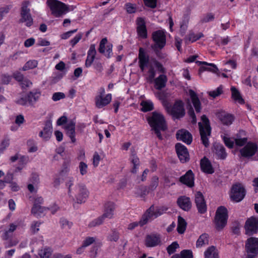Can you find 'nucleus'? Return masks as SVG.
Here are the masks:
<instances>
[{
	"mask_svg": "<svg viewBox=\"0 0 258 258\" xmlns=\"http://www.w3.org/2000/svg\"><path fill=\"white\" fill-rule=\"evenodd\" d=\"M148 124L156 134L157 137L160 140L163 139L161 131H165L167 130L166 121L164 115L157 111L152 112V115L147 118Z\"/></svg>",
	"mask_w": 258,
	"mask_h": 258,
	"instance_id": "1",
	"label": "nucleus"
},
{
	"mask_svg": "<svg viewBox=\"0 0 258 258\" xmlns=\"http://www.w3.org/2000/svg\"><path fill=\"white\" fill-rule=\"evenodd\" d=\"M202 122H199L198 125L202 144L205 147L209 146L208 136L211 134V127L210 122L207 116L203 114L201 117Z\"/></svg>",
	"mask_w": 258,
	"mask_h": 258,
	"instance_id": "2",
	"label": "nucleus"
},
{
	"mask_svg": "<svg viewBox=\"0 0 258 258\" xmlns=\"http://www.w3.org/2000/svg\"><path fill=\"white\" fill-rule=\"evenodd\" d=\"M115 209V204L112 202H108L104 204V213L102 215L90 222L88 226L94 227L101 225L105 218L111 219L113 218L114 212Z\"/></svg>",
	"mask_w": 258,
	"mask_h": 258,
	"instance_id": "3",
	"label": "nucleus"
},
{
	"mask_svg": "<svg viewBox=\"0 0 258 258\" xmlns=\"http://www.w3.org/2000/svg\"><path fill=\"white\" fill-rule=\"evenodd\" d=\"M151 38L154 42V44L151 45V48L157 55L159 51L166 45V31L163 29L155 31L152 33Z\"/></svg>",
	"mask_w": 258,
	"mask_h": 258,
	"instance_id": "4",
	"label": "nucleus"
},
{
	"mask_svg": "<svg viewBox=\"0 0 258 258\" xmlns=\"http://www.w3.org/2000/svg\"><path fill=\"white\" fill-rule=\"evenodd\" d=\"M258 146L255 142L249 141L239 151V157L240 159H251L254 161H258V158L253 157L257 153Z\"/></svg>",
	"mask_w": 258,
	"mask_h": 258,
	"instance_id": "5",
	"label": "nucleus"
},
{
	"mask_svg": "<svg viewBox=\"0 0 258 258\" xmlns=\"http://www.w3.org/2000/svg\"><path fill=\"white\" fill-rule=\"evenodd\" d=\"M228 218L227 208L223 206L219 207L216 211L214 220L216 229L218 230L223 229L227 224Z\"/></svg>",
	"mask_w": 258,
	"mask_h": 258,
	"instance_id": "6",
	"label": "nucleus"
},
{
	"mask_svg": "<svg viewBox=\"0 0 258 258\" xmlns=\"http://www.w3.org/2000/svg\"><path fill=\"white\" fill-rule=\"evenodd\" d=\"M166 110L174 119H180L185 114L184 103L181 100H176L172 105L167 106Z\"/></svg>",
	"mask_w": 258,
	"mask_h": 258,
	"instance_id": "7",
	"label": "nucleus"
},
{
	"mask_svg": "<svg viewBox=\"0 0 258 258\" xmlns=\"http://www.w3.org/2000/svg\"><path fill=\"white\" fill-rule=\"evenodd\" d=\"M47 4L55 17H59L68 11L67 5L57 0H47Z\"/></svg>",
	"mask_w": 258,
	"mask_h": 258,
	"instance_id": "8",
	"label": "nucleus"
},
{
	"mask_svg": "<svg viewBox=\"0 0 258 258\" xmlns=\"http://www.w3.org/2000/svg\"><path fill=\"white\" fill-rule=\"evenodd\" d=\"M245 195L246 190L241 184L238 183L232 185L230 194L232 201L239 202L244 198Z\"/></svg>",
	"mask_w": 258,
	"mask_h": 258,
	"instance_id": "9",
	"label": "nucleus"
},
{
	"mask_svg": "<svg viewBox=\"0 0 258 258\" xmlns=\"http://www.w3.org/2000/svg\"><path fill=\"white\" fill-rule=\"evenodd\" d=\"M245 233L253 235L258 233V216H252L247 218L244 225Z\"/></svg>",
	"mask_w": 258,
	"mask_h": 258,
	"instance_id": "10",
	"label": "nucleus"
},
{
	"mask_svg": "<svg viewBox=\"0 0 258 258\" xmlns=\"http://www.w3.org/2000/svg\"><path fill=\"white\" fill-rule=\"evenodd\" d=\"M44 200L42 197L36 196L33 198V204L31 209L32 214L36 218L41 217L48 208L42 206Z\"/></svg>",
	"mask_w": 258,
	"mask_h": 258,
	"instance_id": "11",
	"label": "nucleus"
},
{
	"mask_svg": "<svg viewBox=\"0 0 258 258\" xmlns=\"http://www.w3.org/2000/svg\"><path fill=\"white\" fill-rule=\"evenodd\" d=\"M75 199L76 203L81 204L84 203L87 200L89 192L86 186L83 184H78L75 188Z\"/></svg>",
	"mask_w": 258,
	"mask_h": 258,
	"instance_id": "12",
	"label": "nucleus"
},
{
	"mask_svg": "<svg viewBox=\"0 0 258 258\" xmlns=\"http://www.w3.org/2000/svg\"><path fill=\"white\" fill-rule=\"evenodd\" d=\"M29 2L24 1L23 2L21 9V19L20 22L21 23L25 22L26 26L31 27L33 23V19L30 14V10L28 8Z\"/></svg>",
	"mask_w": 258,
	"mask_h": 258,
	"instance_id": "13",
	"label": "nucleus"
},
{
	"mask_svg": "<svg viewBox=\"0 0 258 258\" xmlns=\"http://www.w3.org/2000/svg\"><path fill=\"white\" fill-rule=\"evenodd\" d=\"M168 209L166 206L155 207L153 205L146 210L144 214L149 222L165 213Z\"/></svg>",
	"mask_w": 258,
	"mask_h": 258,
	"instance_id": "14",
	"label": "nucleus"
},
{
	"mask_svg": "<svg viewBox=\"0 0 258 258\" xmlns=\"http://www.w3.org/2000/svg\"><path fill=\"white\" fill-rule=\"evenodd\" d=\"M175 149L176 153L180 162L182 163L188 162L190 156L187 148L181 143H177L175 144Z\"/></svg>",
	"mask_w": 258,
	"mask_h": 258,
	"instance_id": "15",
	"label": "nucleus"
},
{
	"mask_svg": "<svg viewBox=\"0 0 258 258\" xmlns=\"http://www.w3.org/2000/svg\"><path fill=\"white\" fill-rule=\"evenodd\" d=\"M40 96V92H29L26 95L17 100V103L26 105L27 104L33 105L39 98Z\"/></svg>",
	"mask_w": 258,
	"mask_h": 258,
	"instance_id": "16",
	"label": "nucleus"
},
{
	"mask_svg": "<svg viewBox=\"0 0 258 258\" xmlns=\"http://www.w3.org/2000/svg\"><path fill=\"white\" fill-rule=\"evenodd\" d=\"M195 203L198 212L201 214H204L207 212V206L204 195L202 192L199 191L195 195Z\"/></svg>",
	"mask_w": 258,
	"mask_h": 258,
	"instance_id": "17",
	"label": "nucleus"
},
{
	"mask_svg": "<svg viewBox=\"0 0 258 258\" xmlns=\"http://www.w3.org/2000/svg\"><path fill=\"white\" fill-rule=\"evenodd\" d=\"M162 243L161 235L157 233L147 234L145 239V245L147 247H154Z\"/></svg>",
	"mask_w": 258,
	"mask_h": 258,
	"instance_id": "18",
	"label": "nucleus"
},
{
	"mask_svg": "<svg viewBox=\"0 0 258 258\" xmlns=\"http://www.w3.org/2000/svg\"><path fill=\"white\" fill-rule=\"evenodd\" d=\"M136 25L137 33L139 38L146 39L148 37V31L144 18L138 17L136 20Z\"/></svg>",
	"mask_w": 258,
	"mask_h": 258,
	"instance_id": "19",
	"label": "nucleus"
},
{
	"mask_svg": "<svg viewBox=\"0 0 258 258\" xmlns=\"http://www.w3.org/2000/svg\"><path fill=\"white\" fill-rule=\"evenodd\" d=\"M138 58L139 68L142 72H144L146 68L148 66L150 56L143 47H140L139 49Z\"/></svg>",
	"mask_w": 258,
	"mask_h": 258,
	"instance_id": "20",
	"label": "nucleus"
},
{
	"mask_svg": "<svg viewBox=\"0 0 258 258\" xmlns=\"http://www.w3.org/2000/svg\"><path fill=\"white\" fill-rule=\"evenodd\" d=\"M105 92L104 89H102V92L100 95L95 97V105L98 108H101L109 104L112 99V95L110 93L107 94L104 97L102 96Z\"/></svg>",
	"mask_w": 258,
	"mask_h": 258,
	"instance_id": "21",
	"label": "nucleus"
},
{
	"mask_svg": "<svg viewBox=\"0 0 258 258\" xmlns=\"http://www.w3.org/2000/svg\"><path fill=\"white\" fill-rule=\"evenodd\" d=\"M245 249L247 253L258 254V238L250 237L245 243Z\"/></svg>",
	"mask_w": 258,
	"mask_h": 258,
	"instance_id": "22",
	"label": "nucleus"
},
{
	"mask_svg": "<svg viewBox=\"0 0 258 258\" xmlns=\"http://www.w3.org/2000/svg\"><path fill=\"white\" fill-rule=\"evenodd\" d=\"M176 138L178 141H181L187 145H190L192 141V135L185 129L178 130L176 133Z\"/></svg>",
	"mask_w": 258,
	"mask_h": 258,
	"instance_id": "23",
	"label": "nucleus"
},
{
	"mask_svg": "<svg viewBox=\"0 0 258 258\" xmlns=\"http://www.w3.org/2000/svg\"><path fill=\"white\" fill-rule=\"evenodd\" d=\"M179 181L189 187L195 185V175L191 170H188L185 174L179 178Z\"/></svg>",
	"mask_w": 258,
	"mask_h": 258,
	"instance_id": "24",
	"label": "nucleus"
},
{
	"mask_svg": "<svg viewBox=\"0 0 258 258\" xmlns=\"http://www.w3.org/2000/svg\"><path fill=\"white\" fill-rule=\"evenodd\" d=\"M217 117L221 123L225 125H231L234 120V116L224 111H220L216 114Z\"/></svg>",
	"mask_w": 258,
	"mask_h": 258,
	"instance_id": "25",
	"label": "nucleus"
},
{
	"mask_svg": "<svg viewBox=\"0 0 258 258\" xmlns=\"http://www.w3.org/2000/svg\"><path fill=\"white\" fill-rule=\"evenodd\" d=\"M75 126V122L71 120L64 126L66 135L70 138L72 143L76 142Z\"/></svg>",
	"mask_w": 258,
	"mask_h": 258,
	"instance_id": "26",
	"label": "nucleus"
},
{
	"mask_svg": "<svg viewBox=\"0 0 258 258\" xmlns=\"http://www.w3.org/2000/svg\"><path fill=\"white\" fill-rule=\"evenodd\" d=\"M200 167L202 171L206 174H211L215 172L211 162L206 157L201 160Z\"/></svg>",
	"mask_w": 258,
	"mask_h": 258,
	"instance_id": "27",
	"label": "nucleus"
},
{
	"mask_svg": "<svg viewBox=\"0 0 258 258\" xmlns=\"http://www.w3.org/2000/svg\"><path fill=\"white\" fill-rule=\"evenodd\" d=\"M177 204L179 207L185 211H188L191 208V202L189 197L180 196L177 200Z\"/></svg>",
	"mask_w": 258,
	"mask_h": 258,
	"instance_id": "28",
	"label": "nucleus"
},
{
	"mask_svg": "<svg viewBox=\"0 0 258 258\" xmlns=\"http://www.w3.org/2000/svg\"><path fill=\"white\" fill-rule=\"evenodd\" d=\"M16 173V167H13L8 171L4 177L6 183H11L12 184L11 189L13 191H16V183L13 182Z\"/></svg>",
	"mask_w": 258,
	"mask_h": 258,
	"instance_id": "29",
	"label": "nucleus"
},
{
	"mask_svg": "<svg viewBox=\"0 0 258 258\" xmlns=\"http://www.w3.org/2000/svg\"><path fill=\"white\" fill-rule=\"evenodd\" d=\"M96 54V50L95 44H91L87 52V56L85 61V67L90 68L93 64Z\"/></svg>",
	"mask_w": 258,
	"mask_h": 258,
	"instance_id": "30",
	"label": "nucleus"
},
{
	"mask_svg": "<svg viewBox=\"0 0 258 258\" xmlns=\"http://www.w3.org/2000/svg\"><path fill=\"white\" fill-rule=\"evenodd\" d=\"M52 131V124L49 121H46L43 130L40 132L39 136L42 138L45 141L50 139Z\"/></svg>",
	"mask_w": 258,
	"mask_h": 258,
	"instance_id": "31",
	"label": "nucleus"
},
{
	"mask_svg": "<svg viewBox=\"0 0 258 258\" xmlns=\"http://www.w3.org/2000/svg\"><path fill=\"white\" fill-rule=\"evenodd\" d=\"M189 95L196 111L197 113L200 112L202 109L201 103L197 94L194 90L190 89L189 90Z\"/></svg>",
	"mask_w": 258,
	"mask_h": 258,
	"instance_id": "32",
	"label": "nucleus"
},
{
	"mask_svg": "<svg viewBox=\"0 0 258 258\" xmlns=\"http://www.w3.org/2000/svg\"><path fill=\"white\" fill-rule=\"evenodd\" d=\"M197 63L204 64L205 66H202L200 68L199 73L203 71H209L212 73H216L218 71L217 66L212 63H208L206 61H197Z\"/></svg>",
	"mask_w": 258,
	"mask_h": 258,
	"instance_id": "33",
	"label": "nucleus"
},
{
	"mask_svg": "<svg viewBox=\"0 0 258 258\" xmlns=\"http://www.w3.org/2000/svg\"><path fill=\"white\" fill-rule=\"evenodd\" d=\"M153 80L154 81L155 88L157 90H161L165 87L167 82V78L165 75L161 74Z\"/></svg>",
	"mask_w": 258,
	"mask_h": 258,
	"instance_id": "34",
	"label": "nucleus"
},
{
	"mask_svg": "<svg viewBox=\"0 0 258 258\" xmlns=\"http://www.w3.org/2000/svg\"><path fill=\"white\" fill-rule=\"evenodd\" d=\"M148 222L149 221L148 220V218H147V216L144 213L140 218L139 221L133 222L130 223L127 226V229L133 230L139 226L140 227H143L144 225L148 224Z\"/></svg>",
	"mask_w": 258,
	"mask_h": 258,
	"instance_id": "35",
	"label": "nucleus"
},
{
	"mask_svg": "<svg viewBox=\"0 0 258 258\" xmlns=\"http://www.w3.org/2000/svg\"><path fill=\"white\" fill-rule=\"evenodd\" d=\"M214 147L215 153L218 159L222 160L226 159L227 154L225 147L222 145L219 144H215Z\"/></svg>",
	"mask_w": 258,
	"mask_h": 258,
	"instance_id": "36",
	"label": "nucleus"
},
{
	"mask_svg": "<svg viewBox=\"0 0 258 258\" xmlns=\"http://www.w3.org/2000/svg\"><path fill=\"white\" fill-rule=\"evenodd\" d=\"M17 82L19 83V85L22 89H26L32 85V83L30 80L18 72Z\"/></svg>",
	"mask_w": 258,
	"mask_h": 258,
	"instance_id": "37",
	"label": "nucleus"
},
{
	"mask_svg": "<svg viewBox=\"0 0 258 258\" xmlns=\"http://www.w3.org/2000/svg\"><path fill=\"white\" fill-rule=\"evenodd\" d=\"M29 161L28 156H19L17 154V171L22 170Z\"/></svg>",
	"mask_w": 258,
	"mask_h": 258,
	"instance_id": "38",
	"label": "nucleus"
},
{
	"mask_svg": "<svg viewBox=\"0 0 258 258\" xmlns=\"http://www.w3.org/2000/svg\"><path fill=\"white\" fill-rule=\"evenodd\" d=\"M231 97L235 101H237L240 104H243L245 103L244 100L242 98L239 91L234 87L231 88Z\"/></svg>",
	"mask_w": 258,
	"mask_h": 258,
	"instance_id": "39",
	"label": "nucleus"
},
{
	"mask_svg": "<svg viewBox=\"0 0 258 258\" xmlns=\"http://www.w3.org/2000/svg\"><path fill=\"white\" fill-rule=\"evenodd\" d=\"M204 37V34L202 32L198 34H195L193 32H190L187 36L184 38L185 43H188V42L193 43L199 40L200 38Z\"/></svg>",
	"mask_w": 258,
	"mask_h": 258,
	"instance_id": "40",
	"label": "nucleus"
},
{
	"mask_svg": "<svg viewBox=\"0 0 258 258\" xmlns=\"http://www.w3.org/2000/svg\"><path fill=\"white\" fill-rule=\"evenodd\" d=\"M177 231L182 234L185 232L187 226V223L185 220L181 216H179L177 219Z\"/></svg>",
	"mask_w": 258,
	"mask_h": 258,
	"instance_id": "41",
	"label": "nucleus"
},
{
	"mask_svg": "<svg viewBox=\"0 0 258 258\" xmlns=\"http://www.w3.org/2000/svg\"><path fill=\"white\" fill-rule=\"evenodd\" d=\"M205 258H219L218 252L214 246L209 247L204 252Z\"/></svg>",
	"mask_w": 258,
	"mask_h": 258,
	"instance_id": "42",
	"label": "nucleus"
},
{
	"mask_svg": "<svg viewBox=\"0 0 258 258\" xmlns=\"http://www.w3.org/2000/svg\"><path fill=\"white\" fill-rule=\"evenodd\" d=\"M209 235L207 233L201 234L196 241V247H201L209 244Z\"/></svg>",
	"mask_w": 258,
	"mask_h": 258,
	"instance_id": "43",
	"label": "nucleus"
},
{
	"mask_svg": "<svg viewBox=\"0 0 258 258\" xmlns=\"http://www.w3.org/2000/svg\"><path fill=\"white\" fill-rule=\"evenodd\" d=\"M189 20V14H184L183 19L180 23V33L181 36H183L187 29V25Z\"/></svg>",
	"mask_w": 258,
	"mask_h": 258,
	"instance_id": "44",
	"label": "nucleus"
},
{
	"mask_svg": "<svg viewBox=\"0 0 258 258\" xmlns=\"http://www.w3.org/2000/svg\"><path fill=\"white\" fill-rule=\"evenodd\" d=\"M140 105L142 106L141 110L143 112H147L154 109V104L150 100L143 101Z\"/></svg>",
	"mask_w": 258,
	"mask_h": 258,
	"instance_id": "45",
	"label": "nucleus"
},
{
	"mask_svg": "<svg viewBox=\"0 0 258 258\" xmlns=\"http://www.w3.org/2000/svg\"><path fill=\"white\" fill-rule=\"evenodd\" d=\"M171 258H194L191 250H182L179 254H176L171 256Z\"/></svg>",
	"mask_w": 258,
	"mask_h": 258,
	"instance_id": "46",
	"label": "nucleus"
},
{
	"mask_svg": "<svg viewBox=\"0 0 258 258\" xmlns=\"http://www.w3.org/2000/svg\"><path fill=\"white\" fill-rule=\"evenodd\" d=\"M52 249L49 247H45L40 250L38 254L41 258H50L52 254Z\"/></svg>",
	"mask_w": 258,
	"mask_h": 258,
	"instance_id": "47",
	"label": "nucleus"
},
{
	"mask_svg": "<svg viewBox=\"0 0 258 258\" xmlns=\"http://www.w3.org/2000/svg\"><path fill=\"white\" fill-rule=\"evenodd\" d=\"M38 65V62L36 60H30L28 61L23 67V71H27L28 70L33 69L37 67Z\"/></svg>",
	"mask_w": 258,
	"mask_h": 258,
	"instance_id": "48",
	"label": "nucleus"
},
{
	"mask_svg": "<svg viewBox=\"0 0 258 258\" xmlns=\"http://www.w3.org/2000/svg\"><path fill=\"white\" fill-rule=\"evenodd\" d=\"M12 78L16 80V74L13 73V76L7 74H3L1 76V82L3 84H8L12 80Z\"/></svg>",
	"mask_w": 258,
	"mask_h": 258,
	"instance_id": "49",
	"label": "nucleus"
},
{
	"mask_svg": "<svg viewBox=\"0 0 258 258\" xmlns=\"http://www.w3.org/2000/svg\"><path fill=\"white\" fill-rule=\"evenodd\" d=\"M71 161L69 159L65 160L62 165L61 169L60 171V174H66L70 171Z\"/></svg>",
	"mask_w": 258,
	"mask_h": 258,
	"instance_id": "50",
	"label": "nucleus"
},
{
	"mask_svg": "<svg viewBox=\"0 0 258 258\" xmlns=\"http://www.w3.org/2000/svg\"><path fill=\"white\" fill-rule=\"evenodd\" d=\"M179 247L178 243L177 241L173 242L171 244L167 246L166 250L169 254L174 253L177 248Z\"/></svg>",
	"mask_w": 258,
	"mask_h": 258,
	"instance_id": "51",
	"label": "nucleus"
},
{
	"mask_svg": "<svg viewBox=\"0 0 258 258\" xmlns=\"http://www.w3.org/2000/svg\"><path fill=\"white\" fill-rule=\"evenodd\" d=\"M223 93V87L222 85L219 86L216 90L209 92V95L214 98L218 97Z\"/></svg>",
	"mask_w": 258,
	"mask_h": 258,
	"instance_id": "52",
	"label": "nucleus"
},
{
	"mask_svg": "<svg viewBox=\"0 0 258 258\" xmlns=\"http://www.w3.org/2000/svg\"><path fill=\"white\" fill-rule=\"evenodd\" d=\"M111 232V233L108 236V240L110 241L116 242L119 238V232L115 229L112 230Z\"/></svg>",
	"mask_w": 258,
	"mask_h": 258,
	"instance_id": "53",
	"label": "nucleus"
},
{
	"mask_svg": "<svg viewBox=\"0 0 258 258\" xmlns=\"http://www.w3.org/2000/svg\"><path fill=\"white\" fill-rule=\"evenodd\" d=\"M59 223L61 228L66 229H70L73 225L72 222L69 221L68 220L64 218L60 219Z\"/></svg>",
	"mask_w": 258,
	"mask_h": 258,
	"instance_id": "54",
	"label": "nucleus"
},
{
	"mask_svg": "<svg viewBox=\"0 0 258 258\" xmlns=\"http://www.w3.org/2000/svg\"><path fill=\"white\" fill-rule=\"evenodd\" d=\"M11 8L12 7L10 5H7L0 8V21H1L4 16L9 12Z\"/></svg>",
	"mask_w": 258,
	"mask_h": 258,
	"instance_id": "55",
	"label": "nucleus"
},
{
	"mask_svg": "<svg viewBox=\"0 0 258 258\" xmlns=\"http://www.w3.org/2000/svg\"><path fill=\"white\" fill-rule=\"evenodd\" d=\"M82 33H78L73 39L70 41V45H71L72 47H74L82 39Z\"/></svg>",
	"mask_w": 258,
	"mask_h": 258,
	"instance_id": "56",
	"label": "nucleus"
},
{
	"mask_svg": "<svg viewBox=\"0 0 258 258\" xmlns=\"http://www.w3.org/2000/svg\"><path fill=\"white\" fill-rule=\"evenodd\" d=\"M159 183V178L157 176H154L151 179V183L148 187L150 190H154L156 188Z\"/></svg>",
	"mask_w": 258,
	"mask_h": 258,
	"instance_id": "57",
	"label": "nucleus"
},
{
	"mask_svg": "<svg viewBox=\"0 0 258 258\" xmlns=\"http://www.w3.org/2000/svg\"><path fill=\"white\" fill-rule=\"evenodd\" d=\"M215 19V15L212 13H207L201 20L202 23H208L212 21Z\"/></svg>",
	"mask_w": 258,
	"mask_h": 258,
	"instance_id": "58",
	"label": "nucleus"
},
{
	"mask_svg": "<svg viewBox=\"0 0 258 258\" xmlns=\"http://www.w3.org/2000/svg\"><path fill=\"white\" fill-rule=\"evenodd\" d=\"M79 168L80 174L83 176L86 175L88 172V165L85 162L81 161L79 163Z\"/></svg>",
	"mask_w": 258,
	"mask_h": 258,
	"instance_id": "59",
	"label": "nucleus"
},
{
	"mask_svg": "<svg viewBox=\"0 0 258 258\" xmlns=\"http://www.w3.org/2000/svg\"><path fill=\"white\" fill-rule=\"evenodd\" d=\"M107 42V38L105 37L101 39L100 42L98 51L101 54H104L105 52V45Z\"/></svg>",
	"mask_w": 258,
	"mask_h": 258,
	"instance_id": "60",
	"label": "nucleus"
},
{
	"mask_svg": "<svg viewBox=\"0 0 258 258\" xmlns=\"http://www.w3.org/2000/svg\"><path fill=\"white\" fill-rule=\"evenodd\" d=\"M153 62L155 67L157 69V71L159 73H165V71H166L165 69L163 67V64L160 62H159V61H158L157 60L155 59L153 60Z\"/></svg>",
	"mask_w": 258,
	"mask_h": 258,
	"instance_id": "61",
	"label": "nucleus"
},
{
	"mask_svg": "<svg viewBox=\"0 0 258 258\" xmlns=\"http://www.w3.org/2000/svg\"><path fill=\"white\" fill-rule=\"evenodd\" d=\"M221 137L225 146L229 149H232L234 147V142L229 137L225 136Z\"/></svg>",
	"mask_w": 258,
	"mask_h": 258,
	"instance_id": "62",
	"label": "nucleus"
},
{
	"mask_svg": "<svg viewBox=\"0 0 258 258\" xmlns=\"http://www.w3.org/2000/svg\"><path fill=\"white\" fill-rule=\"evenodd\" d=\"M27 145L30 147L28 149V152L30 153L35 152L38 150L37 146L33 140H28L27 141Z\"/></svg>",
	"mask_w": 258,
	"mask_h": 258,
	"instance_id": "63",
	"label": "nucleus"
},
{
	"mask_svg": "<svg viewBox=\"0 0 258 258\" xmlns=\"http://www.w3.org/2000/svg\"><path fill=\"white\" fill-rule=\"evenodd\" d=\"M148 80L150 82H152L155 79L156 76V71L152 66H150L148 71Z\"/></svg>",
	"mask_w": 258,
	"mask_h": 258,
	"instance_id": "64",
	"label": "nucleus"
}]
</instances>
